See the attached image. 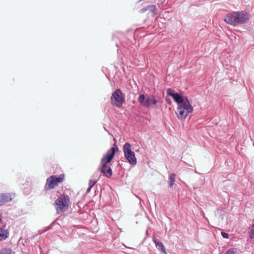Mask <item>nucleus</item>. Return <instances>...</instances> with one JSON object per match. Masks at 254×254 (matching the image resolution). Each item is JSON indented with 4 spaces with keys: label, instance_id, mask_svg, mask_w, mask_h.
I'll list each match as a JSON object with an SVG mask.
<instances>
[{
    "label": "nucleus",
    "instance_id": "nucleus-13",
    "mask_svg": "<svg viewBox=\"0 0 254 254\" xmlns=\"http://www.w3.org/2000/svg\"><path fill=\"white\" fill-rule=\"evenodd\" d=\"M116 150H118V147L117 146H116V147H112L110 149H109L108 152H107L106 154L105 155V156H108L109 157H111V158L113 159L114 155H115V153L116 152Z\"/></svg>",
    "mask_w": 254,
    "mask_h": 254
},
{
    "label": "nucleus",
    "instance_id": "nucleus-14",
    "mask_svg": "<svg viewBox=\"0 0 254 254\" xmlns=\"http://www.w3.org/2000/svg\"><path fill=\"white\" fill-rule=\"evenodd\" d=\"M176 178V174L174 173H172L170 174L168 180V186L169 187H172L173 185L174 184L175 182Z\"/></svg>",
    "mask_w": 254,
    "mask_h": 254
},
{
    "label": "nucleus",
    "instance_id": "nucleus-27",
    "mask_svg": "<svg viewBox=\"0 0 254 254\" xmlns=\"http://www.w3.org/2000/svg\"><path fill=\"white\" fill-rule=\"evenodd\" d=\"M168 103H171V101H168Z\"/></svg>",
    "mask_w": 254,
    "mask_h": 254
},
{
    "label": "nucleus",
    "instance_id": "nucleus-20",
    "mask_svg": "<svg viewBox=\"0 0 254 254\" xmlns=\"http://www.w3.org/2000/svg\"><path fill=\"white\" fill-rule=\"evenodd\" d=\"M97 181L93 180H90L89 181L88 185L90 187H93V186L96 183Z\"/></svg>",
    "mask_w": 254,
    "mask_h": 254
},
{
    "label": "nucleus",
    "instance_id": "nucleus-5",
    "mask_svg": "<svg viewBox=\"0 0 254 254\" xmlns=\"http://www.w3.org/2000/svg\"><path fill=\"white\" fill-rule=\"evenodd\" d=\"M139 102L142 105L147 108L151 107L153 105L161 104L162 103V101L160 99L155 100L153 96L145 98L143 94L140 95Z\"/></svg>",
    "mask_w": 254,
    "mask_h": 254
},
{
    "label": "nucleus",
    "instance_id": "nucleus-17",
    "mask_svg": "<svg viewBox=\"0 0 254 254\" xmlns=\"http://www.w3.org/2000/svg\"><path fill=\"white\" fill-rule=\"evenodd\" d=\"M237 249L236 248H231L227 250L225 254H236Z\"/></svg>",
    "mask_w": 254,
    "mask_h": 254
},
{
    "label": "nucleus",
    "instance_id": "nucleus-25",
    "mask_svg": "<svg viewBox=\"0 0 254 254\" xmlns=\"http://www.w3.org/2000/svg\"><path fill=\"white\" fill-rule=\"evenodd\" d=\"M158 1L161 3H163L165 1V0H158Z\"/></svg>",
    "mask_w": 254,
    "mask_h": 254
},
{
    "label": "nucleus",
    "instance_id": "nucleus-22",
    "mask_svg": "<svg viewBox=\"0 0 254 254\" xmlns=\"http://www.w3.org/2000/svg\"><path fill=\"white\" fill-rule=\"evenodd\" d=\"M147 10V6L142 8L141 9H140V11L141 12L143 13V12H145Z\"/></svg>",
    "mask_w": 254,
    "mask_h": 254
},
{
    "label": "nucleus",
    "instance_id": "nucleus-28",
    "mask_svg": "<svg viewBox=\"0 0 254 254\" xmlns=\"http://www.w3.org/2000/svg\"><path fill=\"white\" fill-rule=\"evenodd\" d=\"M168 103H171V101H168Z\"/></svg>",
    "mask_w": 254,
    "mask_h": 254
},
{
    "label": "nucleus",
    "instance_id": "nucleus-9",
    "mask_svg": "<svg viewBox=\"0 0 254 254\" xmlns=\"http://www.w3.org/2000/svg\"><path fill=\"white\" fill-rule=\"evenodd\" d=\"M101 172L103 173L107 178H110L112 175V170L110 166L107 165H101L100 168Z\"/></svg>",
    "mask_w": 254,
    "mask_h": 254
},
{
    "label": "nucleus",
    "instance_id": "nucleus-6",
    "mask_svg": "<svg viewBox=\"0 0 254 254\" xmlns=\"http://www.w3.org/2000/svg\"><path fill=\"white\" fill-rule=\"evenodd\" d=\"M55 206L57 212L64 211L68 206L65 195H61L55 201Z\"/></svg>",
    "mask_w": 254,
    "mask_h": 254
},
{
    "label": "nucleus",
    "instance_id": "nucleus-10",
    "mask_svg": "<svg viewBox=\"0 0 254 254\" xmlns=\"http://www.w3.org/2000/svg\"><path fill=\"white\" fill-rule=\"evenodd\" d=\"M12 199V195L10 193H2L0 194V206L3 203L7 202Z\"/></svg>",
    "mask_w": 254,
    "mask_h": 254
},
{
    "label": "nucleus",
    "instance_id": "nucleus-7",
    "mask_svg": "<svg viewBox=\"0 0 254 254\" xmlns=\"http://www.w3.org/2000/svg\"><path fill=\"white\" fill-rule=\"evenodd\" d=\"M111 100L112 103L115 102L116 106L120 107L125 102V95L121 89H118L112 93Z\"/></svg>",
    "mask_w": 254,
    "mask_h": 254
},
{
    "label": "nucleus",
    "instance_id": "nucleus-18",
    "mask_svg": "<svg viewBox=\"0 0 254 254\" xmlns=\"http://www.w3.org/2000/svg\"><path fill=\"white\" fill-rule=\"evenodd\" d=\"M11 250L9 249H4L2 250L1 254H11Z\"/></svg>",
    "mask_w": 254,
    "mask_h": 254
},
{
    "label": "nucleus",
    "instance_id": "nucleus-8",
    "mask_svg": "<svg viewBox=\"0 0 254 254\" xmlns=\"http://www.w3.org/2000/svg\"><path fill=\"white\" fill-rule=\"evenodd\" d=\"M167 95L171 96L174 101L179 105H182L186 102V98L183 97L178 93H175L174 90L171 88H168L166 91Z\"/></svg>",
    "mask_w": 254,
    "mask_h": 254
},
{
    "label": "nucleus",
    "instance_id": "nucleus-16",
    "mask_svg": "<svg viewBox=\"0 0 254 254\" xmlns=\"http://www.w3.org/2000/svg\"><path fill=\"white\" fill-rule=\"evenodd\" d=\"M147 10L152 12L154 15L156 13V7L155 5L151 4L147 6Z\"/></svg>",
    "mask_w": 254,
    "mask_h": 254
},
{
    "label": "nucleus",
    "instance_id": "nucleus-2",
    "mask_svg": "<svg viewBox=\"0 0 254 254\" xmlns=\"http://www.w3.org/2000/svg\"><path fill=\"white\" fill-rule=\"evenodd\" d=\"M193 111V108L188 97H186V102L182 105L178 106L176 114L179 120H185L190 113Z\"/></svg>",
    "mask_w": 254,
    "mask_h": 254
},
{
    "label": "nucleus",
    "instance_id": "nucleus-1",
    "mask_svg": "<svg viewBox=\"0 0 254 254\" xmlns=\"http://www.w3.org/2000/svg\"><path fill=\"white\" fill-rule=\"evenodd\" d=\"M249 18V15L244 11H234L228 14L224 21L227 24L235 26L246 23Z\"/></svg>",
    "mask_w": 254,
    "mask_h": 254
},
{
    "label": "nucleus",
    "instance_id": "nucleus-23",
    "mask_svg": "<svg viewBox=\"0 0 254 254\" xmlns=\"http://www.w3.org/2000/svg\"><path fill=\"white\" fill-rule=\"evenodd\" d=\"M147 10V6L142 8L141 9H140V11L141 12L143 13V12H145Z\"/></svg>",
    "mask_w": 254,
    "mask_h": 254
},
{
    "label": "nucleus",
    "instance_id": "nucleus-12",
    "mask_svg": "<svg viewBox=\"0 0 254 254\" xmlns=\"http://www.w3.org/2000/svg\"><path fill=\"white\" fill-rule=\"evenodd\" d=\"M9 232L5 229H0V241L6 240L9 236Z\"/></svg>",
    "mask_w": 254,
    "mask_h": 254
},
{
    "label": "nucleus",
    "instance_id": "nucleus-21",
    "mask_svg": "<svg viewBox=\"0 0 254 254\" xmlns=\"http://www.w3.org/2000/svg\"><path fill=\"white\" fill-rule=\"evenodd\" d=\"M221 235L224 238H228L229 235L228 234L225 233V232H221Z\"/></svg>",
    "mask_w": 254,
    "mask_h": 254
},
{
    "label": "nucleus",
    "instance_id": "nucleus-19",
    "mask_svg": "<svg viewBox=\"0 0 254 254\" xmlns=\"http://www.w3.org/2000/svg\"><path fill=\"white\" fill-rule=\"evenodd\" d=\"M250 237L252 239L254 238V226H252V228L250 232Z\"/></svg>",
    "mask_w": 254,
    "mask_h": 254
},
{
    "label": "nucleus",
    "instance_id": "nucleus-4",
    "mask_svg": "<svg viewBox=\"0 0 254 254\" xmlns=\"http://www.w3.org/2000/svg\"><path fill=\"white\" fill-rule=\"evenodd\" d=\"M123 151L125 158L132 165L136 164L137 161L134 153L131 149V145L126 142L123 146Z\"/></svg>",
    "mask_w": 254,
    "mask_h": 254
},
{
    "label": "nucleus",
    "instance_id": "nucleus-24",
    "mask_svg": "<svg viewBox=\"0 0 254 254\" xmlns=\"http://www.w3.org/2000/svg\"><path fill=\"white\" fill-rule=\"evenodd\" d=\"M92 187H88L87 190V192H89L91 190Z\"/></svg>",
    "mask_w": 254,
    "mask_h": 254
},
{
    "label": "nucleus",
    "instance_id": "nucleus-26",
    "mask_svg": "<svg viewBox=\"0 0 254 254\" xmlns=\"http://www.w3.org/2000/svg\"><path fill=\"white\" fill-rule=\"evenodd\" d=\"M50 228V226H49L47 228L46 230H44V232H46L47 230H49Z\"/></svg>",
    "mask_w": 254,
    "mask_h": 254
},
{
    "label": "nucleus",
    "instance_id": "nucleus-11",
    "mask_svg": "<svg viewBox=\"0 0 254 254\" xmlns=\"http://www.w3.org/2000/svg\"><path fill=\"white\" fill-rule=\"evenodd\" d=\"M153 241L155 243L156 247L159 251H160L161 253L167 254L164 246L161 242L156 240L155 237L153 238Z\"/></svg>",
    "mask_w": 254,
    "mask_h": 254
},
{
    "label": "nucleus",
    "instance_id": "nucleus-15",
    "mask_svg": "<svg viewBox=\"0 0 254 254\" xmlns=\"http://www.w3.org/2000/svg\"><path fill=\"white\" fill-rule=\"evenodd\" d=\"M111 157H107L105 155L102 158L101 161V165H107L108 163H110L111 160H112V158H111Z\"/></svg>",
    "mask_w": 254,
    "mask_h": 254
},
{
    "label": "nucleus",
    "instance_id": "nucleus-3",
    "mask_svg": "<svg viewBox=\"0 0 254 254\" xmlns=\"http://www.w3.org/2000/svg\"><path fill=\"white\" fill-rule=\"evenodd\" d=\"M64 179V175H61L59 177L57 176H51L49 177L46 181L44 189L46 190H51L57 186L59 183L63 181Z\"/></svg>",
    "mask_w": 254,
    "mask_h": 254
}]
</instances>
